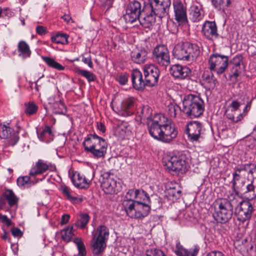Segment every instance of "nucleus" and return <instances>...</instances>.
Returning a JSON list of instances; mask_svg holds the SVG:
<instances>
[{"label":"nucleus","instance_id":"nucleus-1","mask_svg":"<svg viewBox=\"0 0 256 256\" xmlns=\"http://www.w3.org/2000/svg\"><path fill=\"white\" fill-rule=\"evenodd\" d=\"M204 110V102L199 96L189 94L184 96L182 112L190 118L201 116Z\"/></svg>","mask_w":256,"mask_h":256},{"label":"nucleus","instance_id":"nucleus-2","mask_svg":"<svg viewBox=\"0 0 256 256\" xmlns=\"http://www.w3.org/2000/svg\"><path fill=\"white\" fill-rule=\"evenodd\" d=\"M84 150L96 158H102L106 152L108 144L104 139L96 134L87 136L83 142Z\"/></svg>","mask_w":256,"mask_h":256},{"label":"nucleus","instance_id":"nucleus-3","mask_svg":"<svg viewBox=\"0 0 256 256\" xmlns=\"http://www.w3.org/2000/svg\"><path fill=\"white\" fill-rule=\"evenodd\" d=\"M200 53L198 45L188 42L178 43L173 50V54L176 58L188 62L195 60Z\"/></svg>","mask_w":256,"mask_h":256},{"label":"nucleus","instance_id":"nucleus-4","mask_svg":"<svg viewBox=\"0 0 256 256\" xmlns=\"http://www.w3.org/2000/svg\"><path fill=\"white\" fill-rule=\"evenodd\" d=\"M238 202L236 198L230 200H223L218 203V208H216L212 216L215 220L220 223H226L232 217L233 208Z\"/></svg>","mask_w":256,"mask_h":256},{"label":"nucleus","instance_id":"nucleus-5","mask_svg":"<svg viewBox=\"0 0 256 256\" xmlns=\"http://www.w3.org/2000/svg\"><path fill=\"white\" fill-rule=\"evenodd\" d=\"M109 230L104 225L98 227L94 234H93L92 246L93 253L95 255H99L106 248V242L109 236Z\"/></svg>","mask_w":256,"mask_h":256},{"label":"nucleus","instance_id":"nucleus-6","mask_svg":"<svg viewBox=\"0 0 256 256\" xmlns=\"http://www.w3.org/2000/svg\"><path fill=\"white\" fill-rule=\"evenodd\" d=\"M163 163L167 169L176 174H183L186 172V157L184 155L172 156L166 158Z\"/></svg>","mask_w":256,"mask_h":256},{"label":"nucleus","instance_id":"nucleus-7","mask_svg":"<svg viewBox=\"0 0 256 256\" xmlns=\"http://www.w3.org/2000/svg\"><path fill=\"white\" fill-rule=\"evenodd\" d=\"M177 135L178 131L170 120L159 129L156 134L154 133L151 136L163 142L170 143L176 138Z\"/></svg>","mask_w":256,"mask_h":256},{"label":"nucleus","instance_id":"nucleus-8","mask_svg":"<svg viewBox=\"0 0 256 256\" xmlns=\"http://www.w3.org/2000/svg\"><path fill=\"white\" fill-rule=\"evenodd\" d=\"M100 181L101 187L105 193L112 194H117L120 190V184L116 182L114 176L110 172H104Z\"/></svg>","mask_w":256,"mask_h":256},{"label":"nucleus","instance_id":"nucleus-9","mask_svg":"<svg viewBox=\"0 0 256 256\" xmlns=\"http://www.w3.org/2000/svg\"><path fill=\"white\" fill-rule=\"evenodd\" d=\"M228 56L214 54L210 56L208 60L209 68L218 74L224 72L228 65Z\"/></svg>","mask_w":256,"mask_h":256},{"label":"nucleus","instance_id":"nucleus-10","mask_svg":"<svg viewBox=\"0 0 256 256\" xmlns=\"http://www.w3.org/2000/svg\"><path fill=\"white\" fill-rule=\"evenodd\" d=\"M170 0H150V4L145 7V10L152 11L154 15L162 18L168 14Z\"/></svg>","mask_w":256,"mask_h":256},{"label":"nucleus","instance_id":"nucleus-11","mask_svg":"<svg viewBox=\"0 0 256 256\" xmlns=\"http://www.w3.org/2000/svg\"><path fill=\"white\" fill-rule=\"evenodd\" d=\"M235 207V214L237 220L244 222L250 220L254 210L252 205L249 202L242 200L238 201Z\"/></svg>","mask_w":256,"mask_h":256},{"label":"nucleus","instance_id":"nucleus-12","mask_svg":"<svg viewBox=\"0 0 256 256\" xmlns=\"http://www.w3.org/2000/svg\"><path fill=\"white\" fill-rule=\"evenodd\" d=\"M153 58L160 66L166 68L170 64V59L169 51L164 45L156 46L152 52Z\"/></svg>","mask_w":256,"mask_h":256},{"label":"nucleus","instance_id":"nucleus-13","mask_svg":"<svg viewBox=\"0 0 256 256\" xmlns=\"http://www.w3.org/2000/svg\"><path fill=\"white\" fill-rule=\"evenodd\" d=\"M143 71L147 86H156L160 75V72L158 66L154 64H146L143 66Z\"/></svg>","mask_w":256,"mask_h":256},{"label":"nucleus","instance_id":"nucleus-14","mask_svg":"<svg viewBox=\"0 0 256 256\" xmlns=\"http://www.w3.org/2000/svg\"><path fill=\"white\" fill-rule=\"evenodd\" d=\"M144 8L142 9L140 3L134 0L130 2L127 6L126 13L124 17L126 22L132 23L138 19L142 13Z\"/></svg>","mask_w":256,"mask_h":256},{"label":"nucleus","instance_id":"nucleus-15","mask_svg":"<svg viewBox=\"0 0 256 256\" xmlns=\"http://www.w3.org/2000/svg\"><path fill=\"white\" fill-rule=\"evenodd\" d=\"M172 6L175 20L179 24H184L187 23L188 20L186 4L181 0H174Z\"/></svg>","mask_w":256,"mask_h":256},{"label":"nucleus","instance_id":"nucleus-16","mask_svg":"<svg viewBox=\"0 0 256 256\" xmlns=\"http://www.w3.org/2000/svg\"><path fill=\"white\" fill-rule=\"evenodd\" d=\"M202 125L198 121L190 122L186 124V132L188 140L192 142H198L202 138Z\"/></svg>","mask_w":256,"mask_h":256},{"label":"nucleus","instance_id":"nucleus-17","mask_svg":"<svg viewBox=\"0 0 256 256\" xmlns=\"http://www.w3.org/2000/svg\"><path fill=\"white\" fill-rule=\"evenodd\" d=\"M170 121V120L162 114H154L148 123L150 134L152 136L154 133L156 134L159 129L164 126L166 124H168Z\"/></svg>","mask_w":256,"mask_h":256},{"label":"nucleus","instance_id":"nucleus-18","mask_svg":"<svg viewBox=\"0 0 256 256\" xmlns=\"http://www.w3.org/2000/svg\"><path fill=\"white\" fill-rule=\"evenodd\" d=\"M48 100V106L52 110L54 114H66V108L58 96H50Z\"/></svg>","mask_w":256,"mask_h":256},{"label":"nucleus","instance_id":"nucleus-19","mask_svg":"<svg viewBox=\"0 0 256 256\" xmlns=\"http://www.w3.org/2000/svg\"><path fill=\"white\" fill-rule=\"evenodd\" d=\"M13 130L6 124L0 125V138L8 140V144L9 146L15 145L19 140L18 133L14 132Z\"/></svg>","mask_w":256,"mask_h":256},{"label":"nucleus","instance_id":"nucleus-20","mask_svg":"<svg viewBox=\"0 0 256 256\" xmlns=\"http://www.w3.org/2000/svg\"><path fill=\"white\" fill-rule=\"evenodd\" d=\"M56 167L52 164L46 162L42 160H38L32 168L30 175L35 177L38 175L41 174L48 170H53Z\"/></svg>","mask_w":256,"mask_h":256},{"label":"nucleus","instance_id":"nucleus-21","mask_svg":"<svg viewBox=\"0 0 256 256\" xmlns=\"http://www.w3.org/2000/svg\"><path fill=\"white\" fill-rule=\"evenodd\" d=\"M202 32L204 36L209 40L217 38L218 34L215 22L206 21L202 25Z\"/></svg>","mask_w":256,"mask_h":256},{"label":"nucleus","instance_id":"nucleus-22","mask_svg":"<svg viewBox=\"0 0 256 256\" xmlns=\"http://www.w3.org/2000/svg\"><path fill=\"white\" fill-rule=\"evenodd\" d=\"M250 166L251 164H246L234 168V172L232 174L234 186H236L238 182L245 178L246 175L253 173V170Z\"/></svg>","mask_w":256,"mask_h":256},{"label":"nucleus","instance_id":"nucleus-23","mask_svg":"<svg viewBox=\"0 0 256 256\" xmlns=\"http://www.w3.org/2000/svg\"><path fill=\"white\" fill-rule=\"evenodd\" d=\"M127 198H132L136 203L150 202V198L148 194L144 190L137 189H131L128 190L126 194Z\"/></svg>","mask_w":256,"mask_h":256},{"label":"nucleus","instance_id":"nucleus-24","mask_svg":"<svg viewBox=\"0 0 256 256\" xmlns=\"http://www.w3.org/2000/svg\"><path fill=\"white\" fill-rule=\"evenodd\" d=\"M204 16L202 6L198 2H194L189 10L190 19L194 22L202 20Z\"/></svg>","mask_w":256,"mask_h":256},{"label":"nucleus","instance_id":"nucleus-25","mask_svg":"<svg viewBox=\"0 0 256 256\" xmlns=\"http://www.w3.org/2000/svg\"><path fill=\"white\" fill-rule=\"evenodd\" d=\"M132 86L136 90H143L147 84L146 80L143 79L142 74L138 69L134 70L131 74Z\"/></svg>","mask_w":256,"mask_h":256},{"label":"nucleus","instance_id":"nucleus-26","mask_svg":"<svg viewBox=\"0 0 256 256\" xmlns=\"http://www.w3.org/2000/svg\"><path fill=\"white\" fill-rule=\"evenodd\" d=\"M156 15L152 11L143 10L142 13L138 19L140 24L146 28H150L156 22Z\"/></svg>","mask_w":256,"mask_h":256},{"label":"nucleus","instance_id":"nucleus-27","mask_svg":"<svg viewBox=\"0 0 256 256\" xmlns=\"http://www.w3.org/2000/svg\"><path fill=\"white\" fill-rule=\"evenodd\" d=\"M170 72L176 78L184 79L190 74L191 70L187 66L174 64L170 68Z\"/></svg>","mask_w":256,"mask_h":256},{"label":"nucleus","instance_id":"nucleus-28","mask_svg":"<svg viewBox=\"0 0 256 256\" xmlns=\"http://www.w3.org/2000/svg\"><path fill=\"white\" fill-rule=\"evenodd\" d=\"M242 58L241 55H236L230 60L231 72L236 77L238 76L244 69Z\"/></svg>","mask_w":256,"mask_h":256},{"label":"nucleus","instance_id":"nucleus-29","mask_svg":"<svg viewBox=\"0 0 256 256\" xmlns=\"http://www.w3.org/2000/svg\"><path fill=\"white\" fill-rule=\"evenodd\" d=\"M150 207L146 202L136 203L134 218H140L146 216L149 213Z\"/></svg>","mask_w":256,"mask_h":256},{"label":"nucleus","instance_id":"nucleus-30","mask_svg":"<svg viewBox=\"0 0 256 256\" xmlns=\"http://www.w3.org/2000/svg\"><path fill=\"white\" fill-rule=\"evenodd\" d=\"M202 80L206 87L209 89H214L216 86L218 81L212 73L208 70L204 71L202 75Z\"/></svg>","mask_w":256,"mask_h":256},{"label":"nucleus","instance_id":"nucleus-31","mask_svg":"<svg viewBox=\"0 0 256 256\" xmlns=\"http://www.w3.org/2000/svg\"><path fill=\"white\" fill-rule=\"evenodd\" d=\"M122 204L127 215L133 218L136 205V202L132 198H127L125 197L122 201Z\"/></svg>","mask_w":256,"mask_h":256},{"label":"nucleus","instance_id":"nucleus-32","mask_svg":"<svg viewBox=\"0 0 256 256\" xmlns=\"http://www.w3.org/2000/svg\"><path fill=\"white\" fill-rule=\"evenodd\" d=\"M91 180L86 179L84 176L80 175V174L74 175L72 182L74 184L77 188H88L90 182Z\"/></svg>","mask_w":256,"mask_h":256},{"label":"nucleus","instance_id":"nucleus-33","mask_svg":"<svg viewBox=\"0 0 256 256\" xmlns=\"http://www.w3.org/2000/svg\"><path fill=\"white\" fill-rule=\"evenodd\" d=\"M147 56L146 51L144 50H136L131 53V58L132 60L136 64H140L144 63Z\"/></svg>","mask_w":256,"mask_h":256},{"label":"nucleus","instance_id":"nucleus-34","mask_svg":"<svg viewBox=\"0 0 256 256\" xmlns=\"http://www.w3.org/2000/svg\"><path fill=\"white\" fill-rule=\"evenodd\" d=\"M238 111L227 108L225 111V115L228 120L233 123H237L241 121L244 115L242 112H238Z\"/></svg>","mask_w":256,"mask_h":256},{"label":"nucleus","instance_id":"nucleus-35","mask_svg":"<svg viewBox=\"0 0 256 256\" xmlns=\"http://www.w3.org/2000/svg\"><path fill=\"white\" fill-rule=\"evenodd\" d=\"M19 56L23 58H29L32 54L29 45L24 40H20L18 44Z\"/></svg>","mask_w":256,"mask_h":256},{"label":"nucleus","instance_id":"nucleus-36","mask_svg":"<svg viewBox=\"0 0 256 256\" xmlns=\"http://www.w3.org/2000/svg\"><path fill=\"white\" fill-rule=\"evenodd\" d=\"M199 250V247L198 246H194L190 250L180 247L178 248V250L175 251V253L178 256H196Z\"/></svg>","mask_w":256,"mask_h":256},{"label":"nucleus","instance_id":"nucleus-37","mask_svg":"<svg viewBox=\"0 0 256 256\" xmlns=\"http://www.w3.org/2000/svg\"><path fill=\"white\" fill-rule=\"evenodd\" d=\"M166 110L171 118H176L182 112V109L175 102H170L168 104Z\"/></svg>","mask_w":256,"mask_h":256},{"label":"nucleus","instance_id":"nucleus-38","mask_svg":"<svg viewBox=\"0 0 256 256\" xmlns=\"http://www.w3.org/2000/svg\"><path fill=\"white\" fill-rule=\"evenodd\" d=\"M37 134L40 140L48 142L52 140V132L50 126H46L42 131H38Z\"/></svg>","mask_w":256,"mask_h":256},{"label":"nucleus","instance_id":"nucleus-39","mask_svg":"<svg viewBox=\"0 0 256 256\" xmlns=\"http://www.w3.org/2000/svg\"><path fill=\"white\" fill-rule=\"evenodd\" d=\"M244 194L249 200L256 198V180L246 185V190L244 192Z\"/></svg>","mask_w":256,"mask_h":256},{"label":"nucleus","instance_id":"nucleus-40","mask_svg":"<svg viewBox=\"0 0 256 256\" xmlns=\"http://www.w3.org/2000/svg\"><path fill=\"white\" fill-rule=\"evenodd\" d=\"M90 219V216L88 214H81L79 215L75 225L77 227L84 229L88 222Z\"/></svg>","mask_w":256,"mask_h":256},{"label":"nucleus","instance_id":"nucleus-41","mask_svg":"<svg viewBox=\"0 0 256 256\" xmlns=\"http://www.w3.org/2000/svg\"><path fill=\"white\" fill-rule=\"evenodd\" d=\"M42 59L48 66L52 68L58 70H63L64 69V66L56 62L54 58L50 57L42 56Z\"/></svg>","mask_w":256,"mask_h":256},{"label":"nucleus","instance_id":"nucleus-42","mask_svg":"<svg viewBox=\"0 0 256 256\" xmlns=\"http://www.w3.org/2000/svg\"><path fill=\"white\" fill-rule=\"evenodd\" d=\"M62 239L66 242H70L72 237L74 236V230L73 226H68L62 230L60 232Z\"/></svg>","mask_w":256,"mask_h":256},{"label":"nucleus","instance_id":"nucleus-43","mask_svg":"<svg viewBox=\"0 0 256 256\" xmlns=\"http://www.w3.org/2000/svg\"><path fill=\"white\" fill-rule=\"evenodd\" d=\"M68 36L66 34L58 33L52 36L51 40L56 44H68Z\"/></svg>","mask_w":256,"mask_h":256},{"label":"nucleus","instance_id":"nucleus-44","mask_svg":"<svg viewBox=\"0 0 256 256\" xmlns=\"http://www.w3.org/2000/svg\"><path fill=\"white\" fill-rule=\"evenodd\" d=\"M212 5L218 10H224L231 4L232 0H211Z\"/></svg>","mask_w":256,"mask_h":256},{"label":"nucleus","instance_id":"nucleus-45","mask_svg":"<svg viewBox=\"0 0 256 256\" xmlns=\"http://www.w3.org/2000/svg\"><path fill=\"white\" fill-rule=\"evenodd\" d=\"M24 112L28 116L34 114L38 111V106L34 102H30L24 104Z\"/></svg>","mask_w":256,"mask_h":256},{"label":"nucleus","instance_id":"nucleus-46","mask_svg":"<svg viewBox=\"0 0 256 256\" xmlns=\"http://www.w3.org/2000/svg\"><path fill=\"white\" fill-rule=\"evenodd\" d=\"M140 116L142 120H146L148 123L152 117V109L148 106H144L141 110Z\"/></svg>","mask_w":256,"mask_h":256},{"label":"nucleus","instance_id":"nucleus-47","mask_svg":"<svg viewBox=\"0 0 256 256\" xmlns=\"http://www.w3.org/2000/svg\"><path fill=\"white\" fill-rule=\"evenodd\" d=\"M74 243L76 244L78 250V255L80 256H86V252L85 246L82 239L78 238H74Z\"/></svg>","mask_w":256,"mask_h":256},{"label":"nucleus","instance_id":"nucleus-48","mask_svg":"<svg viewBox=\"0 0 256 256\" xmlns=\"http://www.w3.org/2000/svg\"><path fill=\"white\" fill-rule=\"evenodd\" d=\"M76 72L86 78L89 82H93L96 80V76L91 72L80 68H76Z\"/></svg>","mask_w":256,"mask_h":256},{"label":"nucleus","instance_id":"nucleus-49","mask_svg":"<svg viewBox=\"0 0 256 256\" xmlns=\"http://www.w3.org/2000/svg\"><path fill=\"white\" fill-rule=\"evenodd\" d=\"M136 100L134 98H125L122 102V108L124 110H126L132 108L135 104Z\"/></svg>","mask_w":256,"mask_h":256},{"label":"nucleus","instance_id":"nucleus-50","mask_svg":"<svg viewBox=\"0 0 256 256\" xmlns=\"http://www.w3.org/2000/svg\"><path fill=\"white\" fill-rule=\"evenodd\" d=\"M146 256H167L160 249L152 248L148 249L146 252Z\"/></svg>","mask_w":256,"mask_h":256},{"label":"nucleus","instance_id":"nucleus-51","mask_svg":"<svg viewBox=\"0 0 256 256\" xmlns=\"http://www.w3.org/2000/svg\"><path fill=\"white\" fill-rule=\"evenodd\" d=\"M6 197L10 206L16 204L18 202L17 198L11 190H8V192L6 193Z\"/></svg>","mask_w":256,"mask_h":256},{"label":"nucleus","instance_id":"nucleus-52","mask_svg":"<svg viewBox=\"0 0 256 256\" xmlns=\"http://www.w3.org/2000/svg\"><path fill=\"white\" fill-rule=\"evenodd\" d=\"M128 128L124 124L120 125L116 128V132L122 138H124L126 133L128 132Z\"/></svg>","mask_w":256,"mask_h":256},{"label":"nucleus","instance_id":"nucleus-53","mask_svg":"<svg viewBox=\"0 0 256 256\" xmlns=\"http://www.w3.org/2000/svg\"><path fill=\"white\" fill-rule=\"evenodd\" d=\"M30 180V178L28 176L20 177L17 180V184L19 186H24Z\"/></svg>","mask_w":256,"mask_h":256},{"label":"nucleus","instance_id":"nucleus-54","mask_svg":"<svg viewBox=\"0 0 256 256\" xmlns=\"http://www.w3.org/2000/svg\"><path fill=\"white\" fill-rule=\"evenodd\" d=\"M240 106L241 104L240 102H238V100H234L232 101L231 103L228 105V108L238 111Z\"/></svg>","mask_w":256,"mask_h":256},{"label":"nucleus","instance_id":"nucleus-55","mask_svg":"<svg viewBox=\"0 0 256 256\" xmlns=\"http://www.w3.org/2000/svg\"><path fill=\"white\" fill-rule=\"evenodd\" d=\"M36 33L40 35H44L48 32V30L46 27L42 26H38L36 27Z\"/></svg>","mask_w":256,"mask_h":256},{"label":"nucleus","instance_id":"nucleus-56","mask_svg":"<svg viewBox=\"0 0 256 256\" xmlns=\"http://www.w3.org/2000/svg\"><path fill=\"white\" fill-rule=\"evenodd\" d=\"M103 6L108 10L112 6L114 0H100Z\"/></svg>","mask_w":256,"mask_h":256},{"label":"nucleus","instance_id":"nucleus-57","mask_svg":"<svg viewBox=\"0 0 256 256\" xmlns=\"http://www.w3.org/2000/svg\"><path fill=\"white\" fill-rule=\"evenodd\" d=\"M0 221L5 224L7 226H10L11 224V220L9 219L6 216L2 215L0 214Z\"/></svg>","mask_w":256,"mask_h":256},{"label":"nucleus","instance_id":"nucleus-58","mask_svg":"<svg viewBox=\"0 0 256 256\" xmlns=\"http://www.w3.org/2000/svg\"><path fill=\"white\" fill-rule=\"evenodd\" d=\"M128 76L122 74L118 78V81L122 85H124L128 82Z\"/></svg>","mask_w":256,"mask_h":256},{"label":"nucleus","instance_id":"nucleus-59","mask_svg":"<svg viewBox=\"0 0 256 256\" xmlns=\"http://www.w3.org/2000/svg\"><path fill=\"white\" fill-rule=\"evenodd\" d=\"M82 61L85 64H88L90 68H92L93 64L92 61L91 57L90 56L87 58L82 57Z\"/></svg>","mask_w":256,"mask_h":256},{"label":"nucleus","instance_id":"nucleus-60","mask_svg":"<svg viewBox=\"0 0 256 256\" xmlns=\"http://www.w3.org/2000/svg\"><path fill=\"white\" fill-rule=\"evenodd\" d=\"M62 194L67 198L68 200L71 198L72 196L70 194V190L67 186H64L62 188Z\"/></svg>","mask_w":256,"mask_h":256},{"label":"nucleus","instance_id":"nucleus-61","mask_svg":"<svg viewBox=\"0 0 256 256\" xmlns=\"http://www.w3.org/2000/svg\"><path fill=\"white\" fill-rule=\"evenodd\" d=\"M70 218V216L68 214H64L62 216L60 224H67Z\"/></svg>","mask_w":256,"mask_h":256},{"label":"nucleus","instance_id":"nucleus-62","mask_svg":"<svg viewBox=\"0 0 256 256\" xmlns=\"http://www.w3.org/2000/svg\"><path fill=\"white\" fill-rule=\"evenodd\" d=\"M12 234L14 236H21L22 232L18 228H14L12 229Z\"/></svg>","mask_w":256,"mask_h":256},{"label":"nucleus","instance_id":"nucleus-63","mask_svg":"<svg viewBox=\"0 0 256 256\" xmlns=\"http://www.w3.org/2000/svg\"><path fill=\"white\" fill-rule=\"evenodd\" d=\"M69 200L74 204H79L82 201V198L73 197L72 196H71V198L69 199Z\"/></svg>","mask_w":256,"mask_h":256},{"label":"nucleus","instance_id":"nucleus-64","mask_svg":"<svg viewBox=\"0 0 256 256\" xmlns=\"http://www.w3.org/2000/svg\"><path fill=\"white\" fill-rule=\"evenodd\" d=\"M98 128L102 132H104L106 131V128L104 124L100 122L97 124Z\"/></svg>","mask_w":256,"mask_h":256}]
</instances>
